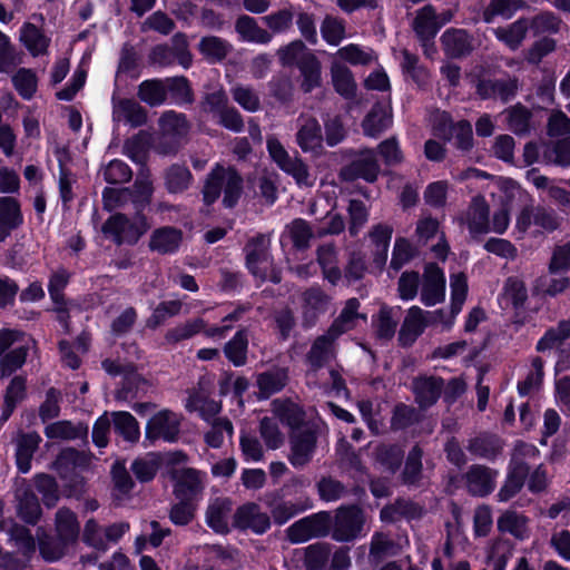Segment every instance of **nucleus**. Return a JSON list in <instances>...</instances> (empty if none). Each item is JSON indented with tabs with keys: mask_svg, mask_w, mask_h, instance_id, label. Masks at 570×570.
I'll return each mask as SVG.
<instances>
[{
	"mask_svg": "<svg viewBox=\"0 0 570 570\" xmlns=\"http://www.w3.org/2000/svg\"><path fill=\"white\" fill-rule=\"evenodd\" d=\"M242 190L243 179L240 175L233 167L216 165L206 179L203 189L204 202L212 205L223 191L224 206L232 208L237 204Z\"/></svg>",
	"mask_w": 570,
	"mask_h": 570,
	"instance_id": "obj_1",
	"label": "nucleus"
},
{
	"mask_svg": "<svg viewBox=\"0 0 570 570\" xmlns=\"http://www.w3.org/2000/svg\"><path fill=\"white\" fill-rule=\"evenodd\" d=\"M266 148L276 166L291 176L299 187H312L314 185L315 177L311 174L305 161L297 155H289L275 136L267 137Z\"/></svg>",
	"mask_w": 570,
	"mask_h": 570,
	"instance_id": "obj_2",
	"label": "nucleus"
},
{
	"mask_svg": "<svg viewBox=\"0 0 570 570\" xmlns=\"http://www.w3.org/2000/svg\"><path fill=\"white\" fill-rule=\"evenodd\" d=\"M149 228L150 224L144 215L137 214L130 220L124 214H115L105 222L102 232L112 236L117 245H134Z\"/></svg>",
	"mask_w": 570,
	"mask_h": 570,
	"instance_id": "obj_3",
	"label": "nucleus"
},
{
	"mask_svg": "<svg viewBox=\"0 0 570 570\" xmlns=\"http://www.w3.org/2000/svg\"><path fill=\"white\" fill-rule=\"evenodd\" d=\"M181 416L168 409L155 413L146 423L145 440L150 444L158 441L174 443L180 434Z\"/></svg>",
	"mask_w": 570,
	"mask_h": 570,
	"instance_id": "obj_4",
	"label": "nucleus"
},
{
	"mask_svg": "<svg viewBox=\"0 0 570 570\" xmlns=\"http://www.w3.org/2000/svg\"><path fill=\"white\" fill-rule=\"evenodd\" d=\"M317 446L316 431L311 426H303L289 434V463L295 469L305 468L315 454Z\"/></svg>",
	"mask_w": 570,
	"mask_h": 570,
	"instance_id": "obj_5",
	"label": "nucleus"
},
{
	"mask_svg": "<svg viewBox=\"0 0 570 570\" xmlns=\"http://www.w3.org/2000/svg\"><path fill=\"white\" fill-rule=\"evenodd\" d=\"M269 247L271 239L263 234L252 237L244 247L247 268L259 281L267 279V272L272 267Z\"/></svg>",
	"mask_w": 570,
	"mask_h": 570,
	"instance_id": "obj_6",
	"label": "nucleus"
},
{
	"mask_svg": "<svg viewBox=\"0 0 570 570\" xmlns=\"http://www.w3.org/2000/svg\"><path fill=\"white\" fill-rule=\"evenodd\" d=\"M363 511L355 505L340 508L335 515L332 537L338 542H348L356 539L364 527Z\"/></svg>",
	"mask_w": 570,
	"mask_h": 570,
	"instance_id": "obj_7",
	"label": "nucleus"
},
{
	"mask_svg": "<svg viewBox=\"0 0 570 570\" xmlns=\"http://www.w3.org/2000/svg\"><path fill=\"white\" fill-rule=\"evenodd\" d=\"M328 519L326 513L303 518L287 528V539L292 543H302L312 538L324 537L328 533Z\"/></svg>",
	"mask_w": 570,
	"mask_h": 570,
	"instance_id": "obj_8",
	"label": "nucleus"
},
{
	"mask_svg": "<svg viewBox=\"0 0 570 570\" xmlns=\"http://www.w3.org/2000/svg\"><path fill=\"white\" fill-rule=\"evenodd\" d=\"M296 144L303 153L318 154L323 149V132L318 120L307 114L296 119Z\"/></svg>",
	"mask_w": 570,
	"mask_h": 570,
	"instance_id": "obj_9",
	"label": "nucleus"
},
{
	"mask_svg": "<svg viewBox=\"0 0 570 570\" xmlns=\"http://www.w3.org/2000/svg\"><path fill=\"white\" fill-rule=\"evenodd\" d=\"M233 524L237 529L263 534L271 528V517L258 504L249 502L237 508L233 514Z\"/></svg>",
	"mask_w": 570,
	"mask_h": 570,
	"instance_id": "obj_10",
	"label": "nucleus"
},
{
	"mask_svg": "<svg viewBox=\"0 0 570 570\" xmlns=\"http://www.w3.org/2000/svg\"><path fill=\"white\" fill-rule=\"evenodd\" d=\"M490 208L483 196L472 198L468 209L458 217L461 225H466L472 236L490 232Z\"/></svg>",
	"mask_w": 570,
	"mask_h": 570,
	"instance_id": "obj_11",
	"label": "nucleus"
},
{
	"mask_svg": "<svg viewBox=\"0 0 570 570\" xmlns=\"http://www.w3.org/2000/svg\"><path fill=\"white\" fill-rule=\"evenodd\" d=\"M445 297V277L442 269L430 263L423 273L421 301L426 306H433L443 302Z\"/></svg>",
	"mask_w": 570,
	"mask_h": 570,
	"instance_id": "obj_12",
	"label": "nucleus"
},
{
	"mask_svg": "<svg viewBox=\"0 0 570 570\" xmlns=\"http://www.w3.org/2000/svg\"><path fill=\"white\" fill-rule=\"evenodd\" d=\"M234 503L227 497L210 499L205 512L206 524L218 534L228 533Z\"/></svg>",
	"mask_w": 570,
	"mask_h": 570,
	"instance_id": "obj_13",
	"label": "nucleus"
},
{
	"mask_svg": "<svg viewBox=\"0 0 570 570\" xmlns=\"http://www.w3.org/2000/svg\"><path fill=\"white\" fill-rule=\"evenodd\" d=\"M274 522L278 525L285 524L295 515L311 509L313 502L308 497L301 495L296 501H286L276 495H272L266 500Z\"/></svg>",
	"mask_w": 570,
	"mask_h": 570,
	"instance_id": "obj_14",
	"label": "nucleus"
},
{
	"mask_svg": "<svg viewBox=\"0 0 570 570\" xmlns=\"http://www.w3.org/2000/svg\"><path fill=\"white\" fill-rule=\"evenodd\" d=\"M380 165L376 155L372 149L362 150L358 156L342 170L345 179L354 180L362 178L368 183L377 179Z\"/></svg>",
	"mask_w": 570,
	"mask_h": 570,
	"instance_id": "obj_15",
	"label": "nucleus"
},
{
	"mask_svg": "<svg viewBox=\"0 0 570 570\" xmlns=\"http://www.w3.org/2000/svg\"><path fill=\"white\" fill-rule=\"evenodd\" d=\"M499 471L485 465L474 464L465 473L468 491L475 497H487L497 483Z\"/></svg>",
	"mask_w": 570,
	"mask_h": 570,
	"instance_id": "obj_16",
	"label": "nucleus"
},
{
	"mask_svg": "<svg viewBox=\"0 0 570 570\" xmlns=\"http://www.w3.org/2000/svg\"><path fill=\"white\" fill-rule=\"evenodd\" d=\"M444 381L439 376H417L412 381V392L420 409L425 410L436 403L442 394Z\"/></svg>",
	"mask_w": 570,
	"mask_h": 570,
	"instance_id": "obj_17",
	"label": "nucleus"
},
{
	"mask_svg": "<svg viewBox=\"0 0 570 570\" xmlns=\"http://www.w3.org/2000/svg\"><path fill=\"white\" fill-rule=\"evenodd\" d=\"M42 439L37 432H18L13 439L16 464L21 473L31 470V461Z\"/></svg>",
	"mask_w": 570,
	"mask_h": 570,
	"instance_id": "obj_18",
	"label": "nucleus"
},
{
	"mask_svg": "<svg viewBox=\"0 0 570 570\" xmlns=\"http://www.w3.org/2000/svg\"><path fill=\"white\" fill-rule=\"evenodd\" d=\"M205 473L191 468L176 471L175 494L181 500H191L204 490Z\"/></svg>",
	"mask_w": 570,
	"mask_h": 570,
	"instance_id": "obj_19",
	"label": "nucleus"
},
{
	"mask_svg": "<svg viewBox=\"0 0 570 570\" xmlns=\"http://www.w3.org/2000/svg\"><path fill=\"white\" fill-rule=\"evenodd\" d=\"M360 307L361 303L357 298H348L338 316L328 327V331L336 337H340L344 333L354 330L357 326L358 321L366 322L367 317L365 314L360 313Z\"/></svg>",
	"mask_w": 570,
	"mask_h": 570,
	"instance_id": "obj_20",
	"label": "nucleus"
},
{
	"mask_svg": "<svg viewBox=\"0 0 570 570\" xmlns=\"http://www.w3.org/2000/svg\"><path fill=\"white\" fill-rule=\"evenodd\" d=\"M337 338L338 337H336L328 330L323 335L316 337L308 353L306 354V362L312 370L317 371L328 361L334 358L335 342Z\"/></svg>",
	"mask_w": 570,
	"mask_h": 570,
	"instance_id": "obj_21",
	"label": "nucleus"
},
{
	"mask_svg": "<svg viewBox=\"0 0 570 570\" xmlns=\"http://www.w3.org/2000/svg\"><path fill=\"white\" fill-rule=\"evenodd\" d=\"M429 325L425 311L419 306L409 308L399 333V341L403 346L412 345Z\"/></svg>",
	"mask_w": 570,
	"mask_h": 570,
	"instance_id": "obj_22",
	"label": "nucleus"
},
{
	"mask_svg": "<svg viewBox=\"0 0 570 570\" xmlns=\"http://www.w3.org/2000/svg\"><path fill=\"white\" fill-rule=\"evenodd\" d=\"M444 52L452 58H462L474 49L473 38L464 29L451 28L441 36Z\"/></svg>",
	"mask_w": 570,
	"mask_h": 570,
	"instance_id": "obj_23",
	"label": "nucleus"
},
{
	"mask_svg": "<svg viewBox=\"0 0 570 570\" xmlns=\"http://www.w3.org/2000/svg\"><path fill=\"white\" fill-rule=\"evenodd\" d=\"M331 297L321 287H311L302 293L304 321L313 325L317 317L327 311Z\"/></svg>",
	"mask_w": 570,
	"mask_h": 570,
	"instance_id": "obj_24",
	"label": "nucleus"
},
{
	"mask_svg": "<svg viewBox=\"0 0 570 570\" xmlns=\"http://www.w3.org/2000/svg\"><path fill=\"white\" fill-rule=\"evenodd\" d=\"M288 383V370L286 367L274 366L256 375V386L258 387V397L268 399L273 394L281 392Z\"/></svg>",
	"mask_w": 570,
	"mask_h": 570,
	"instance_id": "obj_25",
	"label": "nucleus"
},
{
	"mask_svg": "<svg viewBox=\"0 0 570 570\" xmlns=\"http://www.w3.org/2000/svg\"><path fill=\"white\" fill-rule=\"evenodd\" d=\"M517 89L514 79H483L476 85V92L482 99H501L503 102L511 100Z\"/></svg>",
	"mask_w": 570,
	"mask_h": 570,
	"instance_id": "obj_26",
	"label": "nucleus"
},
{
	"mask_svg": "<svg viewBox=\"0 0 570 570\" xmlns=\"http://www.w3.org/2000/svg\"><path fill=\"white\" fill-rule=\"evenodd\" d=\"M235 31L243 42L267 45L273 38L272 32L262 28L256 19L247 14H242L236 19Z\"/></svg>",
	"mask_w": 570,
	"mask_h": 570,
	"instance_id": "obj_27",
	"label": "nucleus"
},
{
	"mask_svg": "<svg viewBox=\"0 0 570 570\" xmlns=\"http://www.w3.org/2000/svg\"><path fill=\"white\" fill-rule=\"evenodd\" d=\"M112 119L116 122H126L132 127L146 124L145 109L134 99H112Z\"/></svg>",
	"mask_w": 570,
	"mask_h": 570,
	"instance_id": "obj_28",
	"label": "nucleus"
},
{
	"mask_svg": "<svg viewBox=\"0 0 570 570\" xmlns=\"http://www.w3.org/2000/svg\"><path fill=\"white\" fill-rule=\"evenodd\" d=\"M316 259L322 268L324 278L332 285H336L342 278L336 246L333 243L320 245L316 249Z\"/></svg>",
	"mask_w": 570,
	"mask_h": 570,
	"instance_id": "obj_29",
	"label": "nucleus"
},
{
	"mask_svg": "<svg viewBox=\"0 0 570 570\" xmlns=\"http://www.w3.org/2000/svg\"><path fill=\"white\" fill-rule=\"evenodd\" d=\"M183 240V233L171 226L160 227L153 232L149 239V248L159 254L175 253Z\"/></svg>",
	"mask_w": 570,
	"mask_h": 570,
	"instance_id": "obj_30",
	"label": "nucleus"
},
{
	"mask_svg": "<svg viewBox=\"0 0 570 570\" xmlns=\"http://www.w3.org/2000/svg\"><path fill=\"white\" fill-rule=\"evenodd\" d=\"M22 224L20 204L13 197H0V242Z\"/></svg>",
	"mask_w": 570,
	"mask_h": 570,
	"instance_id": "obj_31",
	"label": "nucleus"
},
{
	"mask_svg": "<svg viewBox=\"0 0 570 570\" xmlns=\"http://www.w3.org/2000/svg\"><path fill=\"white\" fill-rule=\"evenodd\" d=\"M413 29L422 46H426L429 41L434 39L439 31V26L436 24L435 9L431 4H426L417 10Z\"/></svg>",
	"mask_w": 570,
	"mask_h": 570,
	"instance_id": "obj_32",
	"label": "nucleus"
},
{
	"mask_svg": "<svg viewBox=\"0 0 570 570\" xmlns=\"http://www.w3.org/2000/svg\"><path fill=\"white\" fill-rule=\"evenodd\" d=\"M89 464V456L72 448L62 450L53 462V469L61 479L67 480L77 468H85Z\"/></svg>",
	"mask_w": 570,
	"mask_h": 570,
	"instance_id": "obj_33",
	"label": "nucleus"
},
{
	"mask_svg": "<svg viewBox=\"0 0 570 570\" xmlns=\"http://www.w3.org/2000/svg\"><path fill=\"white\" fill-rule=\"evenodd\" d=\"M225 357L236 367L247 363L248 330L239 328L234 336L225 343L223 348Z\"/></svg>",
	"mask_w": 570,
	"mask_h": 570,
	"instance_id": "obj_34",
	"label": "nucleus"
},
{
	"mask_svg": "<svg viewBox=\"0 0 570 570\" xmlns=\"http://www.w3.org/2000/svg\"><path fill=\"white\" fill-rule=\"evenodd\" d=\"M272 411L281 422L288 425L292 431L303 429L302 423L305 419L303 409L289 400H274L272 402Z\"/></svg>",
	"mask_w": 570,
	"mask_h": 570,
	"instance_id": "obj_35",
	"label": "nucleus"
},
{
	"mask_svg": "<svg viewBox=\"0 0 570 570\" xmlns=\"http://www.w3.org/2000/svg\"><path fill=\"white\" fill-rule=\"evenodd\" d=\"M529 30V20L520 18L507 27L494 29V36L509 49L517 50L521 47Z\"/></svg>",
	"mask_w": 570,
	"mask_h": 570,
	"instance_id": "obj_36",
	"label": "nucleus"
},
{
	"mask_svg": "<svg viewBox=\"0 0 570 570\" xmlns=\"http://www.w3.org/2000/svg\"><path fill=\"white\" fill-rule=\"evenodd\" d=\"M468 451L479 458L494 460L502 451L503 444L494 434H480L469 441Z\"/></svg>",
	"mask_w": 570,
	"mask_h": 570,
	"instance_id": "obj_37",
	"label": "nucleus"
},
{
	"mask_svg": "<svg viewBox=\"0 0 570 570\" xmlns=\"http://www.w3.org/2000/svg\"><path fill=\"white\" fill-rule=\"evenodd\" d=\"M528 518L514 510L504 511L497 521L499 531L508 532L518 540L529 538Z\"/></svg>",
	"mask_w": 570,
	"mask_h": 570,
	"instance_id": "obj_38",
	"label": "nucleus"
},
{
	"mask_svg": "<svg viewBox=\"0 0 570 570\" xmlns=\"http://www.w3.org/2000/svg\"><path fill=\"white\" fill-rule=\"evenodd\" d=\"M18 514L27 523L36 524L41 515V507L37 495L30 488H21L17 491Z\"/></svg>",
	"mask_w": 570,
	"mask_h": 570,
	"instance_id": "obj_39",
	"label": "nucleus"
},
{
	"mask_svg": "<svg viewBox=\"0 0 570 570\" xmlns=\"http://www.w3.org/2000/svg\"><path fill=\"white\" fill-rule=\"evenodd\" d=\"M9 537V541L13 543L21 557L30 562L31 558L36 553V541L30 533V530L23 525L11 523L8 524L6 531Z\"/></svg>",
	"mask_w": 570,
	"mask_h": 570,
	"instance_id": "obj_40",
	"label": "nucleus"
},
{
	"mask_svg": "<svg viewBox=\"0 0 570 570\" xmlns=\"http://www.w3.org/2000/svg\"><path fill=\"white\" fill-rule=\"evenodd\" d=\"M20 41L35 57L43 55L50 43V39L33 23L26 22L20 30Z\"/></svg>",
	"mask_w": 570,
	"mask_h": 570,
	"instance_id": "obj_41",
	"label": "nucleus"
},
{
	"mask_svg": "<svg viewBox=\"0 0 570 570\" xmlns=\"http://www.w3.org/2000/svg\"><path fill=\"white\" fill-rule=\"evenodd\" d=\"M186 409L190 412H198L203 420L212 422L219 419L217 415L222 411V404L213 399H208L200 392H194L186 402Z\"/></svg>",
	"mask_w": 570,
	"mask_h": 570,
	"instance_id": "obj_42",
	"label": "nucleus"
},
{
	"mask_svg": "<svg viewBox=\"0 0 570 570\" xmlns=\"http://www.w3.org/2000/svg\"><path fill=\"white\" fill-rule=\"evenodd\" d=\"M56 533L57 537L69 544L73 543L79 535V523L76 514L66 508H61L56 513Z\"/></svg>",
	"mask_w": 570,
	"mask_h": 570,
	"instance_id": "obj_43",
	"label": "nucleus"
},
{
	"mask_svg": "<svg viewBox=\"0 0 570 570\" xmlns=\"http://www.w3.org/2000/svg\"><path fill=\"white\" fill-rule=\"evenodd\" d=\"M45 434L49 439L76 440L83 439L88 435V426L70 421H58L46 426Z\"/></svg>",
	"mask_w": 570,
	"mask_h": 570,
	"instance_id": "obj_44",
	"label": "nucleus"
},
{
	"mask_svg": "<svg viewBox=\"0 0 570 570\" xmlns=\"http://www.w3.org/2000/svg\"><path fill=\"white\" fill-rule=\"evenodd\" d=\"M399 320L394 311L389 306H382L376 316L373 317V328L377 340L387 342L396 332Z\"/></svg>",
	"mask_w": 570,
	"mask_h": 570,
	"instance_id": "obj_45",
	"label": "nucleus"
},
{
	"mask_svg": "<svg viewBox=\"0 0 570 570\" xmlns=\"http://www.w3.org/2000/svg\"><path fill=\"white\" fill-rule=\"evenodd\" d=\"M298 69L303 77L302 88L305 92H311L321 85V62L313 55L308 53L298 61Z\"/></svg>",
	"mask_w": 570,
	"mask_h": 570,
	"instance_id": "obj_46",
	"label": "nucleus"
},
{
	"mask_svg": "<svg viewBox=\"0 0 570 570\" xmlns=\"http://www.w3.org/2000/svg\"><path fill=\"white\" fill-rule=\"evenodd\" d=\"M528 474L520 465L509 466L507 478L497 493L498 501L507 502L515 497L523 488Z\"/></svg>",
	"mask_w": 570,
	"mask_h": 570,
	"instance_id": "obj_47",
	"label": "nucleus"
},
{
	"mask_svg": "<svg viewBox=\"0 0 570 570\" xmlns=\"http://www.w3.org/2000/svg\"><path fill=\"white\" fill-rule=\"evenodd\" d=\"M200 53L210 62L222 61L232 51L233 46L216 36L203 37L198 43Z\"/></svg>",
	"mask_w": 570,
	"mask_h": 570,
	"instance_id": "obj_48",
	"label": "nucleus"
},
{
	"mask_svg": "<svg viewBox=\"0 0 570 570\" xmlns=\"http://www.w3.org/2000/svg\"><path fill=\"white\" fill-rule=\"evenodd\" d=\"M164 179L168 193L179 194L189 187L193 176L186 166L174 164L165 170Z\"/></svg>",
	"mask_w": 570,
	"mask_h": 570,
	"instance_id": "obj_49",
	"label": "nucleus"
},
{
	"mask_svg": "<svg viewBox=\"0 0 570 570\" xmlns=\"http://www.w3.org/2000/svg\"><path fill=\"white\" fill-rule=\"evenodd\" d=\"M392 125V116L383 106H374L363 121L364 134L376 137Z\"/></svg>",
	"mask_w": 570,
	"mask_h": 570,
	"instance_id": "obj_50",
	"label": "nucleus"
},
{
	"mask_svg": "<svg viewBox=\"0 0 570 570\" xmlns=\"http://www.w3.org/2000/svg\"><path fill=\"white\" fill-rule=\"evenodd\" d=\"M137 95L141 101L150 107L160 106L167 98L166 81L159 79L145 80L138 86Z\"/></svg>",
	"mask_w": 570,
	"mask_h": 570,
	"instance_id": "obj_51",
	"label": "nucleus"
},
{
	"mask_svg": "<svg viewBox=\"0 0 570 570\" xmlns=\"http://www.w3.org/2000/svg\"><path fill=\"white\" fill-rule=\"evenodd\" d=\"M112 423L116 433L127 442L135 443L140 438L139 423L129 412H112Z\"/></svg>",
	"mask_w": 570,
	"mask_h": 570,
	"instance_id": "obj_52",
	"label": "nucleus"
},
{
	"mask_svg": "<svg viewBox=\"0 0 570 570\" xmlns=\"http://www.w3.org/2000/svg\"><path fill=\"white\" fill-rule=\"evenodd\" d=\"M332 82L335 90L345 98H352L356 91V83L354 81L351 70L341 65L333 63L331 67Z\"/></svg>",
	"mask_w": 570,
	"mask_h": 570,
	"instance_id": "obj_53",
	"label": "nucleus"
},
{
	"mask_svg": "<svg viewBox=\"0 0 570 570\" xmlns=\"http://www.w3.org/2000/svg\"><path fill=\"white\" fill-rule=\"evenodd\" d=\"M12 85L19 96L24 100H30L37 92L38 78L33 70L20 68L11 78Z\"/></svg>",
	"mask_w": 570,
	"mask_h": 570,
	"instance_id": "obj_54",
	"label": "nucleus"
},
{
	"mask_svg": "<svg viewBox=\"0 0 570 570\" xmlns=\"http://www.w3.org/2000/svg\"><path fill=\"white\" fill-rule=\"evenodd\" d=\"M159 126L164 135L179 138L186 136L190 129V125L186 116L174 110L163 114L159 119Z\"/></svg>",
	"mask_w": 570,
	"mask_h": 570,
	"instance_id": "obj_55",
	"label": "nucleus"
},
{
	"mask_svg": "<svg viewBox=\"0 0 570 570\" xmlns=\"http://www.w3.org/2000/svg\"><path fill=\"white\" fill-rule=\"evenodd\" d=\"M183 303L179 299L160 302L153 311L151 315L146 321L148 328H157L164 324L168 318L180 314Z\"/></svg>",
	"mask_w": 570,
	"mask_h": 570,
	"instance_id": "obj_56",
	"label": "nucleus"
},
{
	"mask_svg": "<svg viewBox=\"0 0 570 570\" xmlns=\"http://www.w3.org/2000/svg\"><path fill=\"white\" fill-rule=\"evenodd\" d=\"M205 327L203 318H194L168 330L165 335V341L168 344H177L181 341L189 340L196 334L200 333Z\"/></svg>",
	"mask_w": 570,
	"mask_h": 570,
	"instance_id": "obj_57",
	"label": "nucleus"
},
{
	"mask_svg": "<svg viewBox=\"0 0 570 570\" xmlns=\"http://www.w3.org/2000/svg\"><path fill=\"white\" fill-rule=\"evenodd\" d=\"M570 286V278L564 275H543L537 278L533 285V292L556 296L564 292Z\"/></svg>",
	"mask_w": 570,
	"mask_h": 570,
	"instance_id": "obj_58",
	"label": "nucleus"
},
{
	"mask_svg": "<svg viewBox=\"0 0 570 570\" xmlns=\"http://www.w3.org/2000/svg\"><path fill=\"white\" fill-rule=\"evenodd\" d=\"M569 337H570V325L567 323H562L560 321L556 327L549 328L544 333V335L539 340V342L537 343V350L539 352H544L547 350L559 347Z\"/></svg>",
	"mask_w": 570,
	"mask_h": 570,
	"instance_id": "obj_59",
	"label": "nucleus"
},
{
	"mask_svg": "<svg viewBox=\"0 0 570 570\" xmlns=\"http://www.w3.org/2000/svg\"><path fill=\"white\" fill-rule=\"evenodd\" d=\"M106 527L100 525L95 519H89L83 528L82 540L89 547L106 551L108 549Z\"/></svg>",
	"mask_w": 570,
	"mask_h": 570,
	"instance_id": "obj_60",
	"label": "nucleus"
},
{
	"mask_svg": "<svg viewBox=\"0 0 570 570\" xmlns=\"http://www.w3.org/2000/svg\"><path fill=\"white\" fill-rule=\"evenodd\" d=\"M293 245L297 249H306L309 247V242L314 236L311 225L302 218L294 219L286 226Z\"/></svg>",
	"mask_w": 570,
	"mask_h": 570,
	"instance_id": "obj_61",
	"label": "nucleus"
},
{
	"mask_svg": "<svg viewBox=\"0 0 570 570\" xmlns=\"http://www.w3.org/2000/svg\"><path fill=\"white\" fill-rule=\"evenodd\" d=\"M28 347L24 345L14 346L11 351L0 356V373L1 376H9L19 370L27 360Z\"/></svg>",
	"mask_w": 570,
	"mask_h": 570,
	"instance_id": "obj_62",
	"label": "nucleus"
},
{
	"mask_svg": "<svg viewBox=\"0 0 570 570\" xmlns=\"http://www.w3.org/2000/svg\"><path fill=\"white\" fill-rule=\"evenodd\" d=\"M561 24L562 20L550 11L540 12L529 20V29H531L534 35L557 33Z\"/></svg>",
	"mask_w": 570,
	"mask_h": 570,
	"instance_id": "obj_63",
	"label": "nucleus"
},
{
	"mask_svg": "<svg viewBox=\"0 0 570 570\" xmlns=\"http://www.w3.org/2000/svg\"><path fill=\"white\" fill-rule=\"evenodd\" d=\"M233 99L246 111L256 112L261 109V98L249 86L236 85L230 90Z\"/></svg>",
	"mask_w": 570,
	"mask_h": 570,
	"instance_id": "obj_64",
	"label": "nucleus"
}]
</instances>
